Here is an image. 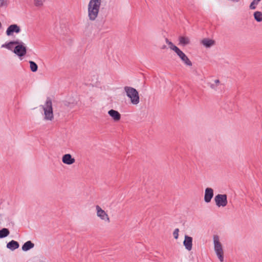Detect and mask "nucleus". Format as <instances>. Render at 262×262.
<instances>
[{
	"label": "nucleus",
	"mask_w": 262,
	"mask_h": 262,
	"mask_svg": "<svg viewBox=\"0 0 262 262\" xmlns=\"http://www.w3.org/2000/svg\"><path fill=\"white\" fill-rule=\"evenodd\" d=\"M101 3V0H90L88 5V16L90 20L94 21L97 18Z\"/></svg>",
	"instance_id": "obj_1"
},
{
	"label": "nucleus",
	"mask_w": 262,
	"mask_h": 262,
	"mask_svg": "<svg viewBox=\"0 0 262 262\" xmlns=\"http://www.w3.org/2000/svg\"><path fill=\"white\" fill-rule=\"evenodd\" d=\"M124 89L126 96L129 98L131 103L134 105L138 104L140 102L138 92L135 88L130 86H125Z\"/></svg>",
	"instance_id": "obj_2"
},
{
	"label": "nucleus",
	"mask_w": 262,
	"mask_h": 262,
	"mask_svg": "<svg viewBox=\"0 0 262 262\" xmlns=\"http://www.w3.org/2000/svg\"><path fill=\"white\" fill-rule=\"evenodd\" d=\"M42 108L44 111L45 120L52 121L54 116L52 101L50 98L47 99L45 104L42 105Z\"/></svg>",
	"instance_id": "obj_3"
},
{
	"label": "nucleus",
	"mask_w": 262,
	"mask_h": 262,
	"mask_svg": "<svg viewBox=\"0 0 262 262\" xmlns=\"http://www.w3.org/2000/svg\"><path fill=\"white\" fill-rule=\"evenodd\" d=\"M213 244L215 252L221 262L224 261V252L222 245L217 235L213 236Z\"/></svg>",
	"instance_id": "obj_4"
},
{
	"label": "nucleus",
	"mask_w": 262,
	"mask_h": 262,
	"mask_svg": "<svg viewBox=\"0 0 262 262\" xmlns=\"http://www.w3.org/2000/svg\"><path fill=\"white\" fill-rule=\"evenodd\" d=\"M13 52L19 57L25 56L27 53V48L25 44L18 40V43L16 45Z\"/></svg>",
	"instance_id": "obj_5"
},
{
	"label": "nucleus",
	"mask_w": 262,
	"mask_h": 262,
	"mask_svg": "<svg viewBox=\"0 0 262 262\" xmlns=\"http://www.w3.org/2000/svg\"><path fill=\"white\" fill-rule=\"evenodd\" d=\"M216 205L219 207H225L228 203L227 196L226 194H219L214 198Z\"/></svg>",
	"instance_id": "obj_6"
},
{
	"label": "nucleus",
	"mask_w": 262,
	"mask_h": 262,
	"mask_svg": "<svg viewBox=\"0 0 262 262\" xmlns=\"http://www.w3.org/2000/svg\"><path fill=\"white\" fill-rule=\"evenodd\" d=\"M97 216L101 220L110 223V219L107 213L103 210L99 205L96 206Z\"/></svg>",
	"instance_id": "obj_7"
},
{
	"label": "nucleus",
	"mask_w": 262,
	"mask_h": 262,
	"mask_svg": "<svg viewBox=\"0 0 262 262\" xmlns=\"http://www.w3.org/2000/svg\"><path fill=\"white\" fill-rule=\"evenodd\" d=\"M177 55L181 60L182 62L187 67H191L192 65V62L187 56V55L180 49L176 52Z\"/></svg>",
	"instance_id": "obj_8"
},
{
	"label": "nucleus",
	"mask_w": 262,
	"mask_h": 262,
	"mask_svg": "<svg viewBox=\"0 0 262 262\" xmlns=\"http://www.w3.org/2000/svg\"><path fill=\"white\" fill-rule=\"evenodd\" d=\"M20 32V27L16 24L11 25L7 28L6 33L7 36H11L14 33H18Z\"/></svg>",
	"instance_id": "obj_9"
},
{
	"label": "nucleus",
	"mask_w": 262,
	"mask_h": 262,
	"mask_svg": "<svg viewBox=\"0 0 262 262\" xmlns=\"http://www.w3.org/2000/svg\"><path fill=\"white\" fill-rule=\"evenodd\" d=\"M213 196V190L211 188H207L205 190L204 201L208 203L210 202Z\"/></svg>",
	"instance_id": "obj_10"
},
{
	"label": "nucleus",
	"mask_w": 262,
	"mask_h": 262,
	"mask_svg": "<svg viewBox=\"0 0 262 262\" xmlns=\"http://www.w3.org/2000/svg\"><path fill=\"white\" fill-rule=\"evenodd\" d=\"M183 245L186 249L188 251H190L192 249V238L188 235H185V239L183 242Z\"/></svg>",
	"instance_id": "obj_11"
},
{
	"label": "nucleus",
	"mask_w": 262,
	"mask_h": 262,
	"mask_svg": "<svg viewBox=\"0 0 262 262\" xmlns=\"http://www.w3.org/2000/svg\"><path fill=\"white\" fill-rule=\"evenodd\" d=\"M108 114L115 122L119 121L121 119L120 114L117 111L111 110L108 112Z\"/></svg>",
	"instance_id": "obj_12"
},
{
	"label": "nucleus",
	"mask_w": 262,
	"mask_h": 262,
	"mask_svg": "<svg viewBox=\"0 0 262 262\" xmlns=\"http://www.w3.org/2000/svg\"><path fill=\"white\" fill-rule=\"evenodd\" d=\"M62 161L64 164L71 165L75 162V160L74 158L72 157V156L70 154H67L63 156Z\"/></svg>",
	"instance_id": "obj_13"
},
{
	"label": "nucleus",
	"mask_w": 262,
	"mask_h": 262,
	"mask_svg": "<svg viewBox=\"0 0 262 262\" xmlns=\"http://www.w3.org/2000/svg\"><path fill=\"white\" fill-rule=\"evenodd\" d=\"M19 247V244L17 242L12 240L7 244V248L12 251H14Z\"/></svg>",
	"instance_id": "obj_14"
},
{
	"label": "nucleus",
	"mask_w": 262,
	"mask_h": 262,
	"mask_svg": "<svg viewBox=\"0 0 262 262\" xmlns=\"http://www.w3.org/2000/svg\"><path fill=\"white\" fill-rule=\"evenodd\" d=\"M202 44L206 48H210L214 45V41L209 38H204L201 41Z\"/></svg>",
	"instance_id": "obj_15"
},
{
	"label": "nucleus",
	"mask_w": 262,
	"mask_h": 262,
	"mask_svg": "<svg viewBox=\"0 0 262 262\" xmlns=\"http://www.w3.org/2000/svg\"><path fill=\"white\" fill-rule=\"evenodd\" d=\"M34 244L31 241H29L24 243L21 248L23 251H27L34 248Z\"/></svg>",
	"instance_id": "obj_16"
},
{
	"label": "nucleus",
	"mask_w": 262,
	"mask_h": 262,
	"mask_svg": "<svg viewBox=\"0 0 262 262\" xmlns=\"http://www.w3.org/2000/svg\"><path fill=\"white\" fill-rule=\"evenodd\" d=\"M179 41L180 45L185 46L190 43V39L188 37L180 36L179 37Z\"/></svg>",
	"instance_id": "obj_17"
},
{
	"label": "nucleus",
	"mask_w": 262,
	"mask_h": 262,
	"mask_svg": "<svg viewBox=\"0 0 262 262\" xmlns=\"http://www.w3.org/2000/svg\"><path fill=\"white\" fill-rule=\"evenodd\" d=\"M18 43V40L10 41L2 46V48H6L8 50H12L13 45H16Z\"/></svg>",
	"instance_id": "obj_18"
},
{
	"label": "nucleus",
	"mask_w": 262,
	"mask_h": 262,
	"mask_svg": "<svg viewBox=\"0 0 262 262\" xmlns=\"http://www.w3.org/2000/svg\"><path fill=\"white\" fill-rule=\"evenodd\" d=\"M166 42L169 45V48L173 51L175 53L178 51L180 49L175 46L172 42L169 41L167 38L165 39Z\"/></svg>",
	"instance_id": "obj_19"
},
{
	"label": "nucleus",
	"mask_w": 262,
	"mask_h": 262,
	"mask_svg": "<svg viewBox=\"0 0 262 262\" xmlns=\"http://www.w3.org/2000/svg\"><path fill=\"white\" fill-rule=\"evenodd\" d=\"M9 234V230L7 228H3L0 230V238L7 237Z\"/></svg>",
	"instance_id": "obj_20"
},
{
	"label": "nucleus",
	"mask_w": 262,
	"mask_h": 262,
	"mask_svg": "<svg viewBox=\"0 0 262 262\" xmlns=\"http://www.w3.org/2000/svg\"><path fill=\"white\" fill-rule=\"evenodd\" d=\"M254 19L258 22L262 21V12L260 11H256L254 13Z\"/></svg>",
	"instance_id": "obj_21"
},
{
	"label": "nucleus",
	"mask_w": 262,
	"mask_h": 262,
	"mask_svg": "<svg viewBox=\"0 0 262 262\" xmlns=\"http://www.w3.org/2000/svg\"><path fill=\"white\" fill-rule=\"evenodd\" d=\"M29 63H30V69H31V71L33 72H36L38 69V66H37V64L33 61H30Z\"/></svg>",
	"instance_id": "obj_22"
},
{
	"label": "nucleus",
	"mask_w": 262,
	"mask_h": 262,
	"mask_svg": "<svg viewBox=\"0 0 262 262\" xmlns=\"http://www.w3.org/2000/svg\"><path fill=\"white\" fill-rule=\"evenodd\" d=\"M220 81L219 79H216L214 80V83H209L208 85L213 90H215L217 86L219 85Z\"/></svg>",
	"instance_id": "obj_23"
},
{
	"label": "nucleus",
	"mask_w": 262,
	"mask_h": 262,
	"mask_svg": "<svg viewBox=\"0 0 262 262\" xmlns=\"http://www.w3.org/2000/svg\"><path fill=\"white\" fill-rule=\"evenodd\" d=\"M261 0H253L250 5V8L252 10L256 9V6Z\"/></svg>",
	"instance_id": "obj_24"
},
{
	"label": "nucleus",
	"mask_w": 262,
	"mask_h": 262,
	"mask_svg": "<svg viewBox=\"0 0 262 262\" xmlns=\"http://www.w3.org/2000/svg\"><path fill=\"white\" fill-rule=\"evenodd\" d=\"M46 0H34V5L36 7H41Z\"/></svg>",
	"instance_id": "obj_25"
},
{
	"label": "nucleus",
	"mask_w": 262,
	"mask_h": 262,
	"mask_svg": "<svg viewBox=\"0 0 262 262\" xmlns=\"http://www.w3.org/2000/svg\"><path fill=\"white\" fill-rule=\"evenodd\" d=\"M8 0H0V8L7 7Z\"/></svg>",
	"instance_id": "obj_26"
},
{
	"label": "nucleus",
	"mask_w": 262,
	"mask_h": 262,
	"mask_svg": "<svg viewBox=\"0 0 262 262\" xmlns=\"http://www.w3.org/2000/svg\"><path fill=\"white\" fill-rule=\"evenodd\" d=\"M179 229L178 228H176L174 229L173 233V235L174 238L175 239H178V236H179Z\"/></svg>",
	"instance_id": "obj_27"
},
{
	"label": "nucleus",
	"mask_w": 262,
	"mask_h": 262,
	"mask_svg": "<svg viewBox=\"0 0 262 262\" xmlns=\"http://www.w3.org/2000/svg\"><path fill=\"white\" fill-rule=\"evenodd\" d=\"M65 105L67 106L68 107H70V108L73 107L74 106H75V103L74 102L72 103H69V102H66L65 103Z\"/></svg>",
	"instance_id": "obj_28"
},
{
	"label": "nucleus",
	"mask_w": 262,
	"mask_h": 262,
	"mask_svg": "<svg viewBox=\"0 0 262 262\" xmlns=\"http://www.w3.org/2000/svg\"><path fill=\"white\" fill-rule=\"evenodd\" d=\"M38 262H46L45 259H41Z\"/></svg>",
	"instance_id": "obj_29"
},
{
	"label": "nucleus",
	"mask_w": 262,
	"mask_h": 262,
	"mask_svg": "<svg viewBox=\"0 0 262 262\" xmlns=\"http://www.w3.org/2000/svg\"><path fill=\"white\" fill-rule=\"evenodd\" d=\"M165 48H166V46H163V47L162 48V49H165Z\"/></svg>",
	"instance_id": "obj_30"
},
{
	"label": "nucleus",
	"mask_w": 262,
	"mask_h": 262,
	"mask_svg": "<svg viewBox=\"0 0 262 262\" xmlns=\"http://www.w3.org/2000/svg\"><path fill=\"white\" fill-rule=\"evenodd\" d=\"M2 27V24L0 22V28Z\"/></svg>",
	"instance_id": "obj_31"
}]
</instances>
